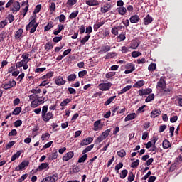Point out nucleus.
Instances as JSON below:
<instances>
[{"mask_svg":"<svg viewBox=\"0 0 182 182\" xmlns=\"http://www.w3.org/2000/svg\"><path fill=\"white\" fill-rule=\"evenodd\" d=\"M114 55H116L115 53H108L105 55V59H112V58H113L114 56Z\"/></svg>","mask_w":182,"mask_h":182,"instance_id":"680f3d73","label":"nucleus"},{"mask_svg":"<svg viewBox=\"0 0 182 182\" xmlns=\"http://www.w3.org/2000/svg\"><path fill=\"white\" fill-rule=\"evenodd\" d=\"M111 32L113 35H115V36L119 35V30L118 28H117V27L112 28Z\"/></svg>","mask_w":182,"mask_h":182,"instance_id":"e2e57ef3","label":"nucleus"},{"mask_svg":"<svg viewBox=\"0 0 182 182\" xmlns=\"http://www.w3.org/2000/svg\"><path fill=\"white\" fill-rule=\"evenodd\" d=\"M16 68L17 69H19V68H23L24 70H26V69H28L29 66L28 65V63H26V61L21 60V61L16 63Z\"/></svg>","mask_w":182,"mask_h":182,"instance_id":"6e6552de","label":"nucleus"},{"mask_svg":"<svg viewBox=\"0 0 182 182\" xmlns=\"http://www.w3.org/2000/svg\"><path fill=\"white\" fill-rule=\"evenodd\" d=\"M116 75V72H109L105 75V77L107 79H110V77H113Z\"/></svg>","mask_w":182,"mask_h":182,"instance_id":"3c124183","label":"nucleus"},{"mask_svg":"<svg viewBox=\"0 0 182 182\" xmlns=\"http://www.w3.org/2000/svg\"><path fill=\"white\" fill-rule=\"evenodd\" d=\"M70 102H72V99L66 98L61 102V103L60 104V106H61L62 107H65V106H68V103H70Z\"/></svg>","mask_w":182,"mask_h":182,"instance_id":"cd10ccee","label":"nucleus"},{"mask_svg":"<svg viewBox=\"0 0 182 182\" xmlns=\"http://www.w3.org/2000/svg\"><path fill=\"white\" fill-rule=\"evenodd\" d=\"M132 58H139V56H141V53L139 51H133L132 53Z\"/></svg>","mask_w":182,"mask_h":182,"instance_id":"864d4df0","label":"nucleus"},{"mask_svg":"<svg viewBox=\"0 0 182 182\" xmlns=\"http://www.w3.org/2000/svg\"><path fill=\"white\" fill-rule=\"evenodd\" d=\"M156 68H157L156 63H151L149 65L148 69L150 70V72H153L154 70H156Z\"/></svg>","mask_w":182,"mask_h":182,"instance_id":"de8ad7c7","label":"nucleus"},{"mask_svg":"<svg viewBox=\"0 0 182 182\" xmlns=\"http://www.w3.org/2000/svg\"><path fill=\"white\" fill-rule=\"evenodd\" d=\"M41 117L43 122H49L51 119H53V113L48 112V106H43L41 110Z\"/></svg>","mask_w":182,"mask_h":182,"instance_id":"7ed1b4c3","label":"nucleus"},{"mask_svg":"<svg viewBox=\"0 0 182 182\" xmlns=\"http://www.w3.org/2000/svg\"><path fill=\"white\" fill-rule=\"evenodd\" d=\"M131 23H137L140 21V17L138 15H134L130 18Z\"/></svg>","mask_w":182,"mask_h":182,"instance_id":"4be33fe9","label":"nucleus"},{"mask_svg":"<svg viewBox=\"0 0 182 182\" xmlns=\"http://www.w3.org/2000/svg\"><path fill=\"white\" fill-rule=\"evenodd\" d=\"M16 86V82L15 80L6 82L3 86V89L5 90H8V89H12V87H15Z\"/></svg>","mask_w":182,"mask_h":182,"instance_id":"0eeeda50","label":"nucleus"},{"mask_svg":"<svg viewBox=\"0 0 182 182\" xmlns=\"http://www.w3.org/2000/svg\"><path fill=\"white\" fill-rule=\"evenodd\" d=\"M42 8V5L38 4L36 6L33 14H39V12H41V9Z\"/></svg>","mask_w":182,"mask_h":182,"instance_id":"5fc2aeb1","label":"nucleus"},{"mask_svg":"<svg viewBox=\"0 0 182 182\" xmlns=\"http://www.w3.org/2000/svg\"><path fill=\"white\" fill-rule=\"evenodd\" d=\"M41 90L39 88L31 90V93H33V95H38V93H41Z\"/></svg>","mask_w":182,"mask_h":182,"instance_id":"0e129e2a","label":"nucleus"},{"mask_svg":"<svg viewBox=\"0 0 182 182\" xmlns=\"http://www.w3.org/2000/svg\"><path fill=\"white\" fill-rule=\"evenodd\" d=\"M112 87V82L100 83L98 85V89L102 92H107Z\"/></svg>","mask_w":182,"mask_h":182,"instance_id":"39448f33","label":"nucleus"},{"mask_svg":"<svg viewBox=\"0 0 182 182\" xmlns=\"http://www.w3.org/2000/svg\"><path fill=\"white\" fill-rule=\"evenodd\" d=\"M111 9H112V4L107 3L102 7H101L100 11L102 14H106L109 12Z\"/></svg>","mask_w":182,"mask_h":182,"instance_id":"f8f14e48","label":"nucleus"},{"mask_svg":"<svg viewBox=\"0 0 182 182\" xmlns=\"http://www.w3.org/2000/svg\"><path fill=\"white\" fill-rule=\"evenodd\" d=\"M110 132H112V130L110 129H108L107 130H105V132H103L102 133V136L104 137L105 139H106L107 137L109 136V134H110Z\"/></svg>","mask_w":182,"mask_h":182,"instance_id":"c9c22d12","label":"nucleus"},{"mask_svg":"<svg viewBox=\"0 0 182 182\" xmlns=\"http://www.w3.org/2000/svg\"><path fill=\"white\" fill-rule=\"evenodd\" d=\"M75 156L73 151H69L66 153L63 157V161H69Z\"/></svg>","mask_w":182,"mask_h":182,"instance_id":"ddd939ff","label":"nucleus"},{"mask_svg":"<svg viewBox=\"0 0 182 182\" xmlns=\"http://www.w3.org/2000/svg\"><path fill=\"white\" fill-rule=\"evenodd\" d=\"M77 2V0H68L67 5H69L70 6H73V5H75Z\"/></svg>","mask_w":182,"mask_h":182,"instance_id":"6e6d98bb","label":"nucleus"},{"mask_svg":"<svg viewBox=\"0 0 182 182\" xmlns=\"http://www.w3.org/2000/svg\"><path fill=\"white\" fill-rule=\"evenodd\" d=\"M58 29L53 32V34L55 36L59 35V33H60V32H62V31L65 29V26L62 24H58Z\"/></svg>","mask_w":182,"mask_h":182,"instance_id":"a878e982","label":"nucleus"},{"mask_svg":"<svg viewBox=\"0 0 182 182\" xmlns=\"http://www.w3.org/2000/svg\"><path fill=\"white\" fill-rule=\"evenodd\" d=\"M28 178V174H24L19 179L18 182H22V181H25V180H26V178Z\"/></svg>","mask_w":182,"mask_h":182,"instance_id":"338daca9","label":"nucleus"},{"mask_svg":"<svg viewBox=\"0 0 182 182\" xmlns=\"http://www.w3.org/2000/svg\"><path fill=\"white\" fill-rule=\"evenodd\" d=\"M144 25H149V23H151L153 22V17L150 16V14H148L144 18Z\"/></svg>","mask_w":182,"mask_h":182,"instance_id":"aec40b11","label":"nucleus"},{"mask_svg":"<svg viewBox=\"0 0 182 182\" xmlns=\"http://www.w3.org/2000/svg\"><path fill=\"white\" fill-rule=\"evenodd\" d=\"M126 39V35L125 34H119L117 37V42H122V41H124Z\"/></svg>","mask_w":182,"mask_h":182,"instance_id":"8fccbe9b","label":"nucleus"},{"mask_svg":"<svg viewBox=\"0 0 182 182\" xmlns=\"http://www.w3.org/2000/svg\"><path fill=\"white\" fill-rule=\"evenodd\" d=\"M53 28V23L50 22L44 28V32H48V31H50V29H52Z\"/></svg>","mask_w":182,"mask_h":182,"instance_id":"f704fd0d","label":"nucleus"},{"mask_svg":"<svg viewBox=\"0 0 182 182\" xmlns=\"http://www.w3.org/2000/svg\"><path fill=\"white\" fill-rule=\"evenodd\" d=\"M157 87H160L162 90L166 87V81L164 80V78H160L159 81L157 82Z\"/></svg>","mask_w":182,"mask_h":182,"instance_id":"a211bd4d","label":"nucleus"},{"mask_svg":"<svg viewBox=\"0 0 182 182\" xmlns=\"http://www.w3.org/2000/svg\"><path fill=\"white\" fill-rule=\"evenodd\" d=\"M93 141V139L92 137H88L86 139H84L80 144V146H87L88 144H90Z\"/></svg>","mask_w":182,"mask_h":182,"instance_id":"2eb2a0df","label":"nucleus"},{"mask_svg":"<svg viewBox=\"0 0 182 182\" xmlns=\"http://www.w3.org/2000/svg\"><path fill=\"white\" fill-rule=\"evenodd\" d=\"M30 100H31V103L30 105L31 107L35 109L38 107V106H41L43 103H45V97H38V95H31L29 96Z\"/></svg>","mask_w":182,"mask_h":182,"instance_id":"f257e3e1","label":"nucleus"},{"mask_svg":"<svg viewBox=\"0 0 182 182\" xmlns=\"http://www.w3.org/2000/svg\"><path fill=\"white\" fill-rule=\"evenodd\" d=\"M117 11H118L119 15H126V13L127 12V9L124 6L118 7L117 8Z\"/></svg>","mask_w":182,"mask_h":182,"instance_id":"412c9836","label":"nucleus"},{"mask_svg":"<svg viewBox=\"0 0 182 182\" xmlns=\"http://www.w3.org/2000/svg\"><path fill=\"white\" fill-rule=\"evenodd\" d=\"M53 48V44H52V43H47L45 46V50H50V49Z\"/></svg>","mask_w":182,"mask_h":182,"instance_id":"37998d69","label":"nucleus"},{"mask_svg":"<svg viewBox=\"0 0 182 182\" xmlns=\"http://www.w3.org/2000/svg\"><path fill=\"white\" fill-rule=\"evenodd\" d=\"M151 100H154V94H150L145 100L146 103H149Z\"/></svg>","mask_w":182,"mask_h":182,"instance_id":"79ce46f5","label":"nucleus"},{"mask_svg":"<svg viewBox=\"0 0 182 182\" xmlns=\"http://www.w3.org/2000/svg\"><path fill=\"white\" fill-rule=\"evenodd\" d=\"M146 84V82L144 80H139L136 81V83L133 85V87L136 89H140L141 87H143L144 85Z\"/></svg>","mask_w":182,"mask_h":182,"instance_id":"f3484780","label":"nucleus"},{"mask_svg":"<svg viewBox=\"0 0 182 182\" xmlns=\"http://www.w3.org/2000/svg\"><path fill=\"white\" fill-rule=\"evenodd\" d=\"M56 181H58V174L55 173L46 177L42 180L41 182H56Z\"/></svg>","mask_w":182,"mask_h":182,"instance_id":"423d86ee","label":"nucleus"},{"mask_svg":"<svg viewBox=\"0 0 182 182\" xmlns=\"http://www.w3.org/2000/svg\"><path fill=\"white\" fill-rule=\"evenodd\" d=\"M21 58L22 60H24V62H26L27 63H28L29 60H31V59H29V53H23Z\"/></svg>","mask_w":182,"mask_h":182,"instance_id":"c756f323","label":"nucleus"},{"mask_svg":"<svg viewBox=\"0 0 182 182\" xmlns=\"http://www.w3.org/2000/svg\"><path fill=\"white\" fill-rule=\"evenodd\" d=\"M103 125H102V121L100 119L97 120L94 122V132H97V130H102Z\"/></svg>","mask_w":182,"mask_h":182,"instance_id":"9b49d317","label":"nucleus"},{"mask_svg":"<svg viewBox=\"0 0 182 182\" xmlns=\"http://www.w3.org/2000/svg\"><path fill=\"white\" fill-rule=\"evenodd\" d=\"M117 156H119V157L123 159V157L126 156V151H124V149H121L120 151L117 152Z\"/></svg>","mask_w":182,"mask_h":182,"instance_id":"4c0bfd02","label":"nucleus"},{"mask_svg":"<svg viewBox=\"0 0 182 182\" xmlns=\"http://www.w3.org/2000/svg\"><path fill=\"white\" fill-rule=\"evenodd\" d=\"M136 113H131L125 117L124 122H129V120H134V119H136Z\"/></svg>","mask_w":182,"mask_h":182,"instance_id":"5701e85b","label":"nucleus"},{"mask_svg":"<svg viewBox=\"0 0 182 182\" xmlns=\"http://www.w3.org/2000/svg\"><path fill=\"white\" fill-rule=\"evenodd\" d=\"M15 144V141H11L10 142H9L6 146V149L8 150L9 149H12V147L14 146V145Z\"/></svg>","mask_w":182,"mask_h":182,"instance_id":"13d9d810","label":"nucleus"},{"mask_svg":"<svg viewBox=\"0 0 182 182\" xmlns=\"http://www.w3.org/2000/svg\"><path fill=\"white\" fill-rule=\"evenodd\" d=\"M49 168V164L48 163H42L38 168V169L40 171H42V170H46V168Z\"/></svg>","mask_w":182,"mask_h":182,"instance_id":"c85d7f7f","label":"nucleus"},{"mask_svg":"<svg viewBox=\"0 0 182 182\" xmlns=\"http://www.w3.org/2000/svg\"><path fill=\"white\" fill-rule=\"evenodd\" d=\"M49 137H50V134H49V133L47 132L46 134H43L41 136V140H42V141H43L45 140H48V139H49Z\"/></svg>","mask_w":182,"mask_h":182,"instance_id":"49530a36","label":"nucleus"},{"mask_svg":"<svg viewBox=\"0 0 182 182\" xmlns=\"http://www.w3.org/2000/svg\"><path fill=\"white\" fill-rule=\"evenodd\" d=\"M11 6L10 11L15 14V12H18L21 9V3L14 0H9L6 4V8H9Z\"/></svg>","mask_w":182,"mask_h":182,"instance_id":"f03ea898","label":"nucleus"},{"mask_svg":"<svg viewBox=\"0 0 182 182\" xmlns=\"http://www.w3.org/2000/svg\"><path fill=\"white\" fill-rule=\"evenodd\" d=\"M27 166H29V161H23L21 164H19L18 166L15 168L16 171H21V170H23L25 167H27Z\"/></svg>","mask_w":182,"mask_h":182,"instance_id":"1a4fd4ad","label":"nucleus"},{"mask_svg":"<svg viewBox=\"0 0 182 182\" xmlns=\"http://www.w3.org/2000/svg\"><path fill=\"white\" fill-rule=\"evenodd\" d=\"M39 23H36V18H33L29 23L26 26V30L30 31V33H35L36 28H38Z\"/></svg>","mask_w":182,"mask_h":182,"instance_id":"20e7f679","label":"nucleus"},{"mask_svg":"<svg viewBox=\"0 0 182 182\" xmlns=\"http://www.w3.org/2000/svg\"><path fill=\"white\" fill-rule=\"evenodd\" d=\"M152 90L151 88L141 89L139 90V96H146V95H150Z\"/></svg>","mask_w":182,"mask_h":182,"instance_id":"4468645a","label":"nucleus"},{"mask_svg":"<svg viewBox=\"0 0 182 182\" xmlns=\"http://www.w3.org/2000/svg\"><path fill=\"white\" fill-rule=\"evenodd\" d=\"M55 83L58 86H63V85L66 83V80H65L63 77L58 76L55 78Z\"/></svg>","mask_w":182,"mask_h":182,"instance_id":"9d476101","label":"nucleus"},{"mask_svg":"<svg viewBox=\"0 0 182 182\" xmlns=\"http://www.w3.org/2000/svg\"><path fill=\"white\" fill-rule=\"evenodd\" d=\"M127 170L126 169H124L121 171V173H120V178H126V177L127 176Z\"/></svg>","mask_w":182,"mask_h":182,"instance_id":"c03bdc74","label":"nucleus"},{"mask_svg":"<svg viewBox=\"0 0 182 182\" xmlns=\"http://www.w3.org/2000/svg\"><path fill=\"white\" fill-rule=\"evenodd\" d=\"M86 75H87V71L86 70L80 71L78 73L79 77H83V76H86Z\"/></svg>","mask_w":182,"mask_h":182,"instance_id":"052dcab7","label":"nucleus"},{"mask_svg":"<svg viewBox=\"0 0 182 182\" xmlns=\"http://www.w3.org/2000/svg\"><path fill=\"white\" fill-rule=\"evenodd\" d=\"M55 8H56V4H55V2H52L49 6L50 14H53V12H55Z\"/></svg>","mask_w":182,"mask_h":182,"instance_id":"e433bc0d","label":"nucleus"},{"mask_svg":"<svg viewBox=\"0 0 182 182\" xmlns=\"http://www.w3.org/2000/svg\"><path fill=\"white\" fill-rule=\"evenodd\" d=\"M140 164V160L136 159L135 161L132 162L131 164L132 168H136Z\"/></svg>","mask_w":182,"mask_h":182,"instance_id":"a19ab883","label":"nucleus"},{"mask_svg":"<svg viewBox=\"0 0 182 182\" xmlns=\"http://www.w3.org/2000/svg\"><path fill=\"white\" fill-rule=\"evenodd\" d=\"M21 112H22V108L21 107H17L13 111V114H14L15 116H18V114H19V113H21Z\"/></svg>","mask_w":182,"mask_h":182,"instance_id":"58836bf2","label":"nucleus"},{"mask_svg":"<svg viewBox=\"0 0 182 182\" xmlns=\"http://www.w3.org/2000/svg\"><path fill=\"white\" fill-rule=\"evenodd\" d=\"M58 19H59L60 22H64V21H66V16L65 15L61 14L60 16L57 17Z\"/></svg>","mask_w":182,"mask_h":182,"instance_id":"69168bd1","label":"nucleus"},{"mask_svg":"<svg viewBox=\"0 0 182 182\" xmlns=\"http://www.w3.org/2000/svg\"><path fill=\"white\" fill-rule=\"evenodd\" d=\"M21 154H22V151H17L16 154H14L11 156V161H15V160H16V159H19V157H21Z\"/></svg>","mask_w":182,"mask_h":182,"instance_id":"bb28decb","label":"nucleus"},{"mask_svg":"<svg viewBox=\"0 0 182 182\" xmlns=\"http://www.w3.org/2000/svg\"><path fill=\"white\" fill-rule=\"evenodd\" d=\"M134 180V175L133 173H129L128 176V181H133Z\"/></svg>","mask_w":182,"mask_h":182,"instance_id":"774afa93","label":"nucleus"},{"mask_svg":"<svg viewBox=\"0 0 182 182\" xmlns=\"http://www.w3.org/2000/svg\"><path fill=\"white\" fill-rule=\"evenodd\" d=\"M86 159H87V154L82 155V156L78 159V163H85V161H86Z\"/></svg>","mask_w":182,"mask_h":182,"instance_id":"09e8293b","label":"nucleus"},{"mask_svg":"<svg viewBox=\"0 0 182 182\" xmlns=\"http://www.w3.org/2000/svg\"><path fill=\"white\" fill-rule=\"evenodd\" d=\"M59 154L56 151H53L48 156L49 160H55L58 159Z\"/></svg>","mask_w":182,"mask_h":182,"instance_id":"393cba45","label":"nucleus"},{"mask_svg":"<svg viewBox=\"0 0 182 182\" xmlns=\"http://www.w3.org/2000/svg\"><path fill=\"white\" fill-rule=\"evenodd\" d=\"M140 46V42L137 40L132 41L130 45V49H137L139 46Z\"/></svg>","mask_w":182,"mask_h":182,"instance_id":"6ab92c4d","label":"nucleus"},{"mask_svg":"<svg viewBox=\"0 0 182 182\" xmlns=\"http://www.w3.org/2000/svg\"><path fill=\"white\" fill-rule=\"evenodd\" d=\"M116 99V96H112L110 98H109L105 102V106H109V105H110V103H112V102H113V100H114Z\"/></svg>","mask_w":182,"mask_h":182,"instance_id":"ea45409f","label":"nucleus"},{"mask_svg":"<svg viewBox=\"0 0 182 182\" xmlns=\"http://www.w3.org/2000/svg\"><path fill=\"white\" fill-rule=\"evenodd\" d=\"M76 80V75L75 74H71L70 75L68 78L67 80H68V82H73Z\"/></svg>","mask_w":182,"mask_h":182,"instance_id":"a18cd8bd","label":"nucleus"},{"mask_svg":"<svg viewBox=\"0 0 182 182\" xmlns=\"http://www.w3.org/2000/svg\"><path fill=\"white\" fill-rule=\"evenodd\" d=\"M123 168V163L119 162L118 164L115 166V171H119V170H120V168Z\"/></svg>","mask_w":182,"mask_h":182,"instance_id":"bf43d9fd","label":"nucleus"},{"mask_svg":"<svg viewBox=\"0 0 182 182\" xmlns=\"http://www.w3.org/2000/svg\"><path fill=\"white\" fill-rule=\"evenodd\" d=\"M90 38V34H87V36H85L80 41L81 45H85V44L86 43V42H87V41H89Z\"/></svg>","mask_w":182,"mask_h":182,"instance_id":"473e14b6","label":"nucleus"},{"mask_svg":"<svg viewBox=\"0 0 182 182\" xmlns=\"http://www.w3.org/2000/svg\"><path fill=\"white\" fill-rule=\"evenodd\" d=\"M132 87V85H127L125 87L121 90L119 95H123V93H126V92H128V90H130Z\"/></svg>","mask_w":182,"mask_h":182,"instance_id":"72a5a7b5","label":"nucleus"},{"mask_svg":"<svg viewBox=\"0 0 182 182\" xmlns=\"http://www.w3.org/2000/svg\"><path fill=\"white\" fill-rule=\"evenodd\" d=\"M110 50V46L106 45L102 48V51L106 53V52H109Z\"/></svg>","mask_w":182,"mask_h":182,"instance_id":"4d7b16f0","label":"nucleus"},{"mask_svg":"<svg viewBox=\"0 0 182 182\" xmlns=\"http://www.w3.org/2000/svg\"><path fill=\"white\" fill-rule=\"evenodd\" d=\"M85 3L88 6H97V5H100L97 0H86Z\"/></svg>","mask_w":182,"mask_h":182,"instance_id":"dca6fc26","label":"nucleus"},{"mask_svg":"<svg viewBox=\"0 0 182 182\" xmlns=\"http://www.w3.org/2000/svg\"><path fill=\"white\" fill-rule=\"evenodd\" d=\"M161 114V111L160 109H155L151 112V117L155 118Z\"/></svg>","mask_w":182,"mask_h":182,"instance_id":"b1692460","label":"nucleus"},{"mask_svg":"<svg viewBox=\"0 0 182 182\" xmlns=\"http://www.w3.org/2000/svg\"><path fill=\"white\" fill-rule=\"evenodd\" d=\"M78 14H79V11L72 12L70 14V15L69 16V18L70 19H73V18H76V16H77Z\"/></svg>","mask_w":182,"mask_h":182,"instance_id":"603ef678","label":"nucleus"},{"mask_svg":"<svg viewBox=\"0 0 182 182\" xmlns=\"http://www.w3.org/2000/svg\"><path fill=\"white\" fill-rule=\"evenodd\" d=\"M162 146L164 149H168V147H171V144L170 143V141H168V140L165 139L163 141Z\"/></svg>","mask_w":182,"mask_h":182,"instance_id":"2f4dec72","label":"nucleus"},{"mask_svg":"<svg viewBox=\"0 0 182 182\" xmlns=\"http://www.w3.org/2000/svg\"><path fill=\"white\" fill-rule=\"evenodd\" d=\"M23 33V29L22 28H19L15 34V38L16 39H19V38H21V36H22V34Z\"/></svg>","mask_w":182,"mask_h":182,"instance_id":"7c9ffc66","label":"nucleus"}]
</instances>
